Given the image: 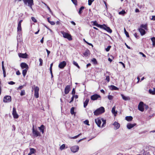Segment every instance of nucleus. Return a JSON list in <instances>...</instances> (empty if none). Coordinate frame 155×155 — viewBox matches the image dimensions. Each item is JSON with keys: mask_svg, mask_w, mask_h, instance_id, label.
<instances>
[{"mask_svg": "<svg viewBox=\"0 0 155 155\" xmlns=\"http://www.w3.org/2000/svg\"><path fill=\"white\" fill-rule=\"evenodd\" d=\"M105 112V109L103 107H101L100 108L96 110L94 112V115L98 116L99 115L104 113Z\"/></svg>", "mask_w": 155, "mask_h": 155, "instance_id": "obj_1", "label": "nucleus"}, {"mask_svg": "<svg viewBox=\"0 0 155 155\" xmlns=\"http://www.w3.org/2000/svg\"><path fill=\"white\" fill-rule=\"evenodd\" d=\"M61 33L63 35L64 38L67 39L69 41L72 40V37L70 34L63 31H61Z\"/></svg>", "mask_w": 155, "mask_h": 155, "instance_id": "obj_2", "label": "nucleus"}, {"mask_svg": "<svg viewBox=\"0 0 155 155\" xmlns=\"http://www.w3.org/2000/svg\"><path fill=\"white\" fill-rule=\"evenodd\" d=\"M24 4L28 5L32 9H33L32 6L34 4L33 0H23Z\"/></svg>", "mask_w": 155, "mask_h": 155, "instance_id": "obj_3", "label": "nucleus"}, {"mask_svg": "<svg viewBox=\"0 0 155 155\" xmlns=\"http://www.w3.org/2000/svg\"><path fill=\"white\" fill-rule=\"evenodd\" d=\"M32 133L34 136L35 137L41 136L40 133L37 130L34 128V125L32 128Z\"/></svg>", "mask_w": 155, "mask_h": 155, "instance_id": "obj_4", "label": "nucleus"}, {"mask_svg": "<svg viewBox=\"0 0 155 155\" xmlns=\"http://www.w3.org/2000/svg\"><path fill=\"white\" fill-rule=\"evenodd\" d=\"M21 28L20 30H18V29H17V39L18 42H20L22 40V32H21Z\"/></svg>", "mask_w": 155, "mask_h": 155, "instance_id": "obj_5", "label": "nucleus"}, {"mask_svg": "<svg viewBox=\"0 0 155 155\" xmlns=\"http://www.w3.org/2000/svg\"><path fill=\"white\" fill-rule=\"evenodd\" d=\"M101 28L106 30L107 32L110 33H111L112 32V30L109 27L107 26L105 24L102 25Z\"/></svg>", "mask_w": 155, "mask_h": 155, "instance_id": "obj_6", "label": "nucleus"}, {"mask_svg": "<svg viewBox=\"0 0 155 155\" xmlns=\"http://www.w3.org/2000/svg\"><path fill=\"white\" fill-rule=\"evenodd\" d=\"M138 109L140 111L143 112L144 110L143 102L140 101L138 104Z\"/></svg>", "mask_w": 155, "mask_h": 155, "instance_id": "obj_7", "label": "nucleus"}, {"mask_svg": "<svg viewBox=\"0 0 155 155\" xmlns=\"http://www.w3.org/2000/svg\"><path fill=\"white\" fill-rule=\"evenodd\" d=\"M39 88L38 86H36L34 88V95L35 97L38 98L39 97Z\"/></svg>", "mask_w": 155, "mask_h": 155, "instance_id": "obj_8", "label": "nucleus"}, {"mask_svg": "<svg viewBox=\"0 0 155 155\" xmlns=\"http://www.w3.org/2000/svg\"><path fill=\"white\" fill-rule=\"evenodd\" d=\"M11 101V97L8 95L5 96L3 98V102L5 103H8Z\"/></svg>", "mask_w": 155, "mask_h": 155, "instance_id": "obj_9", "label": "nucleus"}, {"mask_svg": "<svg viewBox=\"0 0 155 155\" xmlns=\"http://www.w3.org/2000/svg\"><path fill=\"white\" fill-rule=\"evenodd\" d=\"M99 98H101V97L100 95L97 94H94L91 97V99L92 100L95 101L99 99Z\"/></svg>", "mask_w": 155, "mask_h": 155, "instance_id": "obj_10", "label": "nucleus"}, {"mask_svg": "<svg viewBox=\"0 0 155 155\" xmlns=\"http://www.w3.org/2000/svg\"><path fill=\"white\" fill-rule=\"evenodd\" d=\"M70 149L72 152L76 153L78 151L79 149V147L77 145L71 147Z\"/></svg>", "mask_w": 155, "mask_h": 155, "instance_id": "obj_11", "label": "nucleus"}, {"mask_svg": "<svg viewBox=\"0 0 155 155\" xmlns=\"http://www.w3.org/2000/svg\"><path fill=\"white\" fill-rule=\"evenodd\" d=\"M12 115L13 116V117L15 119H17L18 118L19 116L18 114L17 113L16 111V109L15 107H13V111H12Z\"/></svg>", "mask_w": 155, "mask_h": 155, "instance_id": "obj_12", "label": "nucleus"}, {"mask_svg": "<svg viewBox=\"0 0 155 155\" xmlns=\"http://www.w3.org/2000/svg\"><path fill=\"white\" fill-rule=\"evenodd\" d=\"M66 62L65 61L61 62L58 65V67L61 69H63L66 66Z\"/></svg>", "mask_w": 155, "mask_h": 155, "instance_id": "obj_13", "label": "nucleus"}, {"mask_svg": "<svg viewBox=\"0 0 155 155\" xmlns=\"http://www.w3.org/2000/svg\"><path fill=\"white\" fill-rule=\"evenodd\" d=\"M20 66L22 69L25 68V69H28L29 67L28 65L25 63L22 62L20 64Z\"/></svg>", "mask_w": 155, "mask_h": 155, "instance_id": "obj_14", "label": "nucleus"}, {"mask_svg": "<svg viewBox=\"0 0 155 155\" xmlns=\"http://www.w3.org/2000/svg\"><path fill=\"white\" fill-rule=\"evenodd\" d=\"M18 55L20 58H27L28 56V55L26 53H19L18 54Z\"/></svg>", "mask_w": 155, "mask_h": 155, "instance_id": "obj_15", "label": "nucleus"}, {"mask_svg": "<svg viewBox=\"0 0 155 155\" xmlns=\"http://www.w3.org/2000/svg\"><path fill=\"white\" fill-rule=\"evenodd\" d=\"M70 87L69 85H67L64 89V93L65 94H68L70 91Z\"/></svg>", "mask_w": 155, "mask_h": 155, "instance_id": "obj_16", "label": "nucleus"}, {"mask_svg": "<svg viewBox=\"0 0 155 155\" xmlns=\"http://www.w3.org/2000/svg\"><path fill=\"white\" fill-rule=\"evenodd\" d=\"M91 22L93 23V25L95 26L98 28H101L102 25L98 24L96 21H92Z\"/></svg>", "mask_w": 155, "mask_h": 155, "instance_id": "obj_17", "label": "nucleus"}, {"mask_svg": "<svg viewBox=\"0 0 155 155\" xmlns=\"http://www.w3.org/2000/svg\"><path fill=\"white\" fill-rule=\"evenodd\" d=\"M136 125V124L134 123L133 124H132L131 123H128L127 124V128L128 129H130L135 126Z\"/></svg>", "mask_w": 155, "mask_h": 155, "instance_id": "obj_18", "label": "nucleus"}, {"mask_svg": "<svg viewBox=\"0 0 155 155\" xmlns=\"http://www.w3.org/2000/svg\"><path fill=\"white\" fill-rule=\"evenodd\" d=\"M95 122L97 124V126L99 127H101V121L100 119L99 118L95 119Z\"/></svg>", "mask_w": 155, "mask_h": 155, "instance_id": "obj_19", "label": "nucleus"}, {"mask_svg": "<svg viewBox=\"0 0 155 155\" xmlns=\"http://www.w3.org/2000/svg\"><path fill=\"white\" fill-rule=\"evenodd\" d=\"M114 126V129L117 130L120 127V124L118 122L115 121L113 124Z\"/></svg>", "mask_w": 155, "mask_h": 155, "instance_id": "obj_20", "label": "nucleus"}, {"mask_svg": "<svg viewBox=\"0 0 155 155\" xmlns=\"http://www.w3.org/2000/svg\"><path fill=\"white\" fill-rule=\"evenodd\" d=\"M138 30L140 32L141 35L143 36L145 34L146 32L143 29L139 28H138Z\"/></svg>", "mask_w": 155, "mask_h": 155, "instance_id": "obj_21", "label": "nucleus"}, {"mask_svg": "<svg viewBox=\"0 0 155 155\" xmlns=\"http://www.w3.org/2000/svg\"><path fill=\"white\" fill-rule=\"evenodd\" d=\"M38 128L41 133L43 134L44 133V130L45 128V126L42 124L40 127H38Z\"/></svg>", "mask_w": 155, "mask_h": 155, "instance_id": "obj_22", "label": "nucleus"}, {"mask_svg": "<svg viewBox=\"0 0 155 155\" xmlns=\"http://www.w3.org/2000/svg\"><path fill=\"white\" fill-rule=\"evenodd\" d=\"M109 88L111 90H118L119 88L117 87L114 85H111L109 86Z\"/></svg>", "mask_w": 155, "mask_h": 155, "instance_id": "obj_23", "label": "nucleus"}, {"mask_svg": "<svg viewBox=\"0 0 155 155\" xmlns=\"http://www.w3.org/2000/svg\"><path fill=\"white\" fill-rule=\"evenodd\" d=\"M116 107L115 106H114L112 108L111 112L112 114L114 115V116H116L117 114V111L115 110Z\"/></svg>", "mask_w": 155, "mask_h": 155, "instance_id": "obj_24", "label": "nucleus"}, {"mask_svg": "<svg viewBox=\"0 0 155 155\" xmlns=\"http://www.w3.org/2000/svg\"><path fill=\"white\" fill-rule=\"evenodd\" d=\"M22 21L23 20H21L18 22L17 28V29H18V30H20L21 29V23L22 22Z\"/></svg>", "mask_w": 155, "mask_h": 155, "instance_id": "obj_25", "label": "nucleus"}, {"mask_svg": "<svg viewBox=\"0 0 155 155\" xmlns=\"http://www.w3.org/2000/svg\"><path fill=\"white\" fill-rule=\"evenodd\" d=\"M90 51L88 49H87L85 52L83 53V54L84 56L87 57L90 55Z\"/></svg>", "mask_w": 155, "mask_h": 155, "instance_id": "obj_26", "label": "nucleus"}, {"mask_svg": "<svg viewBox=\"0 0 155 155\" xmlns=\"http://www.w3.org/2000/svg\"><path fill=\"white\" fill-rule=\"evenodd\" d=\"M35 150L33 148H30V152L28 154V155H31L33 153H34L35 152Z\"/></svg>", "mask_w": 155, "mask_h": 155, "instance_id": "obj_27", "label": "nucleus"}, {"mask_svg": "<svg viewBox=\"0 0 155 155\" xmlns=\"http://www.w3.org/2000/svg\"><path fill=\"white\" fill-rule=\"evenodd\" d=\"M89 101V99L88 98H87L84 102V108H86L87 106Z\"/></svg>", "mask_w": 155, "mask_h": 155, "instance_id": "obj_28", "label": "nucleus"}, {"mask_svg": "<svg viewBox=\"0 0 155 155\" xmlns=\"http://www.w3.org/2000/svg\"><path fill=\"white\" fill-rule=\"evenodd\" d=\"M121 96L122 97V99L125 101H127L130 100V98L127 96H126L123 94H121Z\"/></svg>", "mask_w": 155, "mask_h": 155, "instance_id": "obj_29", "label": "nucleus"}, {"mask_svg": "<svg viewBox=\"0 0 155 155\" xmlns=\"http://www.w3.org/2000/svg\"><path fill=\"white\" fill-rule=\"evenodd\" d=\"M140 28H142V29L144 28L145 30H147V24L144 25V24H141L140 25Z\"/></svg>", "mask_w": 155, "mask_h": 155, "instance_id": "obj_30", "label": "nucleus"}, {"mask_svg": "<svg viewBox=\"0 0 155 155\" xmlns=\"http://www.w3.org/2000/svg\"><path fill=\"white\" fill-rule=\"evenodd\" d=\"M133 117L131 116H127L125 117V120L128 121H130L133 119Z\"/></svg>", "mask_w": 155, "mask_h": 155, "instance_id": "obj_31", "label": "nucleus"}, {"mask_svg": "<svg viewBox=\"0 0 155 155\" xmlns=\"http://www.w3.org/2000/svg\"><path fill=\"white\" fill-rule=\"evenodd\" d=\"M74 109L75 107H73L71 108L70 113L72 115H74L75 114V113L74 112Z\"/></svg>", "mask_w": 155, "mask_h": 155, "instance_id": "obj_32", "label": "nucleus"}, {"mask_svg": "<svg viewBox=\"0 0 155 155\" xmlns=\"http://www.w3.org/2000/svg\"><path fill=\"white\" fill-rule=\"evenodd\" d=\"M151 40L152 42V45L153 46H155V37H153L151 38Z\"/></svg>", "mask_w": 155, "mask_h": 155, "instance_id": "obj_33", "label": "nucleus"}, {"mask_svg": "<svg viewBox=\"0 0 155 155\" xmlns=\"http://www.w3.org/2000/svg\"><path fill=\"white\" fill-rule=\"evenodd\" d=\"M28 69H25L22 70V73L24 77H25Z\"/></svg>", "mask_w": 155, "mask_h": 155, "instance_id": "obj_34", "label": "nucleus"}, {"mask_svg": "<svg viewBox=\"0 0 155 155\" xmlns=\"http://www.w3.org/2000/svg\"><path fill=\"white\" fill-rule=\"evenodd\" d=\"M84 8V6H82L79 8L78 13L79 14H81L82 12V10Z\"/></svg>", "mask_w": 155, "mask_h": 155, "instance_id": "obj_35", "label": "nucleus"}, {"mask_svg": "<svg viewBox=\"0 0 155 155\" xmlns=\"http://www.w3.org/2000/svg\"><path fill=\"white\" fill-rule=\"evenodd\" d=\"M101 120L103 122V124L102 125L101 127H104V125L106 124V120L104 119L103 118H102L101 119Z\"/></svg>", "mask_w": 155, "mask_h": 155, "instance_id": "obj_36", "label": "nucleus"}, {"mask_svg": "<svg viewBox=\"0 0 155 155\" xmlns=\"http://www.w3.org/2000/svg\"><path fill=\"white\" fill-rule=\"evenodd\" d=\"M149 93L151 94L154 95L155 94V91L152 90L151 89H150L149 90Z\"/></svg>", "mask_w": 155, "mask_h": 155, "instance_id": "obj_37", "label": "nucleus"}, {"mask_svg": "<svg viewBox=\"0 0 155 155\" xmlns=\"http://www.w3.org/2000/svg\"><path fill=\"white\" fill-rule=\"evenodd\" d=\"M91 61L94 64H97V61L95 58H93Z\"/></svg>", "mask_w": 155, "mask_h": 155, "instance_id": "obj_38", "label": "nucleus"}, {"mask_svg": "<svg viewBox=\"0 0 155 155\" xmlns=\"http://www.w3.org/2000/svg\"><path fill=\"white\" fill-rule=\"evenodd\" d=\"M126 13V12H125V10H122V11L119 12V15H124Z\"/></svg>", "mask_w": 155, "mask_h": 155, "instance_id": "obj_39", "label": "nucleus"}, {"mask_svg": "<svg viewBox=\"0 0 155 155\" xmlns=\"http://www.w3.org/2000/svg\"><path fill=\"white\" fill-rule=\"evenodd\" d=\"M73 64L75 66H76L78 68H80V66H79L78 64V63L76 62V61H74L73 62Z\"/></svg>", "mask_w": 155, "mask_h": 155, "instance_id": "obj_40", "label": "nucleus"}, {"mask_svg": "<svg viewBox=\"0 0 155 155\" xmlns=\"http://www.w3.org/2000/svg\"><path fill=\"white\" fill-rule=\"evenodd\" d=\"M82 135V134L81 133H80V134H78L77 135H76V136H74V137H71V139H76L77 138H78L79 136L80 135Z\"/></svg>", "mask_w": 155, "mask_h": 155, "instance_id": "obj_41", "label": "nucleus"}, {"mask_svg": "<svg viewBox=\"0 0 155 155\" xmlns=\"http://www.w3.org/2000/svg\"><path fill=\"white\" fill-rule=\"evenodd\" d=\"M65 147V144H62L60 147V149L61 150H64Z\"/></svg>", "mask_w": 155, "mask_h": 155, "instance_id": "obj_42", "label": "nucleus"}, {"mask_svg": "<svg viewBox=\"0 0 155 155\" xmlns=\"http://www.w3.org/2000/svg\"><path fill=\"white\" fill-rule=\"evenodd\" d=\"M25 94V92L24 90L21 91L20 93V95L21 96H23Z\"/></svg>", "mask_w": 155, "mask_h": 155, "instance_id": "obj_43", "label": "nucleus"}, {"mask_svg": "<svg viewBox=\"0 0 155 155\" xmlns=\"http://www.w3.org/2000/svg\"><path fill=\"white\" fill-rule=\"evenodd\" d=\"M39 61L40 62L39 65L42 66L43 64V60L41 58H40L39 59Z\"/></svg>", "mask_w": 155, "mask_h": 155, "instance_id": "obj_44", "label": "nucleus"}, {"mask_svg": "<svg viewBox=\"0 0 155 155\" xmlns=\"http://www.w3.org/2000/svg\"><path fill=\"white\" fill-rule=\"evenodd\" d=\"M111 46L110 45L108 46L107 48H105V50L107 52H108L109 51Z\"/></svg>", "mask_w": 155, "mask_h": 155, "instance_id": "obj_45", "label": "nucleus"}, {"mask_svg": "<svg viewBox=\"0 0 155 155\" xmlns=\"http://www.w3.org/2000/svg\"><path fill=\"white\" fill-rule=\"evenodd\" d=\"M84 124L87 125L88 126H89L90 124H89V121L88 120H86L84 121Z\"/></svg>", "mask_w": 155, "mask_h": 155, "instance_id": "obj_46", "label": "nucleus"}, {"mask_svg": "<svg viewBox=\"0 0 155 155\" xmlns=\"http://www.w3.org/2000/svg\"><path fill=\"white\" fill-rule=\"evenodd\" d=\"M94 0H88V5H91L94 1Z\"/></svg>", "mask_w": 155, "mask_h": 155, "instance_id": "obj_47", "label": "nucleus"}, {"mask_svg": "<svg viewBox=\"0 0 155 155\" xmlns=\"http://www.w3.org/2000/svg\"><path fill=\"white\" fill-rule=\"evenodd\" d=\"M107 97L109 100H111L113 99V97L112 96L109 95Z\"/></svg>", "mask_w": 155, "mask_h": 155, "instance_id": "obj_48", "label": "nucleus"}, {"mask_svg": "<svg viewBox=\"0 0 155 155\" xmlns=\"http://www.w3.org/2000/svg\"><path fill=\"white\" fill-rule=\"evenodd\" d=\"M32 20L34 22H36L37 21L36 19L33 17H32L31 18Z\"/></svg>", "mask_w": 155, "mask_h": 155, "instance_id": "obj_49", "label": "nucleus"}, {"mask_svg": "<svg viewBox=\"0 0 155 155\" xmlns=\"http://www.w3.org/2000/svg\"><path fill=\"white\" fill-rule=\"evenodd\" d=\"M73 3L75 5H76L77 4V1L76 0H71Z\"/></svg>", "mask_w": 155, "mask_h": 155, "instance_id": "obj_50", "label": "nucleus"}, {"mask_svg": "<svg viewBox=\"0 0 155 155\" xmlns=\"http://www.w3.org/2000/svg\"><path fill=\"white\" fill-rule=\"evenodd\" d=\"M148 108V106L144 103V108H145L147 110Z\"/></svg>", "mask_w": 155, "mask_h": 155, "instance_id": "obj_51", "label": "nucleus"}, {"mask_svg": "<svg viewBox=\"0 0 155 155\" xmlns=\"http://www.w3.org/2000/svg\"><path fill=\"white\" fill-rule=\"evenodd\" d=\"M134 35L137 39H138L139 38V36L138 35H137V33H135L134 34Z\"/></svg>", "mask_w": 155, "mask_h": 155, "instance_id": "obj_52", "label": "nucleus"}, {"mask_svg": "<svg viewBox=\"0 0 155 155\" xmlns=\"http://www.w3.org/2000/svg\"><path fill=\"white\" fill-rule=\"evenodd\" d=\"M75 93V89L74 88H73L72 89V92H71V94L73 95Z\"/></svg>", "mask_w": 155, "mask_h": 155, "instance_id": "obj_53", "label": "nucleus"}, {"mask_svg": "<svg viewBox=\"0 0 155 155\" xmlns=\"http://www.w3.org/2000/svg\"><path fill=\"white\" fill-rule=\"evenodd\" d=\"M15 84V83L13 81H10L8 82V84L10 85H13Z\"/></svg>", "mask_w": 155, "mask_h": 155, "instance_id": "obj_54", "label": "nucleus"}, {"mask_svg": "<svg viewBox=\"0 0 155 155\" xmlns=\"http://www.w3.org/2000/svg\"><path fill=\"white\" fill-rule=\"evenodd\" d=\"M106 80L108 82H109L110 81V77L109 76H106Z\"/></svg>", "mask_w": 155, "mask_h": 155, "instance_id": "obj_55", "label": "nucleus"}, {"mask_svg": "<svg viewBox=\"0 0 155 155\" xmlns=\"http://www.w3.org/2000/svg\"><path fill=\"white\" fill-rule=\"evenodd\" d=\"M119 63L120 64H121V65H122L123 67L124 68H125V65L124 64L122 61H120L119 62Z\"/></svg>", "mask_w": 155, "mask_h": 155, "instance_id": "obj_56", "label": "nucleus"}, {"mask_svg": "<svg viewBox=\"0 0 155 155\" xmlns=\"http://www.w3.org/2000/svg\"><path fill=\"white\" fill-rule=\"evenodd\" d=\"M24 86V85H21V86H19L18 87V89H21L23 88V87Z\"/></svg>", "mask_w": 155, "mask_h": 155, "instance_id": "obj_57", "label": "nucleus"}, {"mask_svg": "<svg viewBox=\"0 0 155 155\" xmlns=\"http://www.w3.org/2000/svg\"><path fill=\"white\" fill-rule=\"evenodd\" d=\"M140 54H141L143 57H146V56L142 52H140Z\"/></svg>", "mask_w": 155, "mask_h": 155, "instance_id": "obj_58", "label": "nucleus"}, {"mask_svg": "<svg viewBox=\"0 0 155 155\" xmlns=\"http://www.w3.org/2000/svg\"><path fill=\"white\" fill-rule=\"evenodd\" d=\"M74 96H72V97L71 98V101L70 102H69V103H71V102H72L74 101Z\"/></svg>", "mask_w": 155, "mask_h": 155, "instance_id": "obj_59", "label": "nucleus"}, {"mask_svg": "<svg viewBox=\"0 0 155 155\" xmlns=\"http://www.w3.org/2000/svg\"><path fill=\"white\" fill-rule=\"evenodd\" d=\"M51 25H54L55 24V22L53 21H51L49 23Z\"/></svg>", "mask_w": 155, "mask_h": 155, "instance_id": "obj_60", "label": "nucleus"}, {"mask_svg": "<svg viewBox=\"0 0 155 155\" xmlns=\"http://www.w3.org/2000/svg\"><path fill=\"white\" fill-rule=\"evenodd\" d=\"M12 130H14L15 131V126L14 125H12Z\"/></svg>", "mask_w": 155, "mask_h": 155, "instance_id": "obj_61", "label": "nucleus"}, {"mask_svg": "<svg viewBox=\"0 0 155 155\" xmlns=\"http://www.w3.org/2000/svg\"><path fill=\"white\" fill-rule=\"evenodd\" d=\"M125 34L127 37L129 38L130 37V36H129V33L128 32H126Z\"/></svg>", "mask_w": 155, "mask_h": 155, "instance_id": "obj_62", "label": "nucleus"}, {"mask_svg": "<svg viewBox=\"0 0 155 155\" xmlns=\"http://www.w3.org/2000/svg\"><path fill=\"white\" fill-rule=\"evenodd\" d=\"M16 74L18 75H19L21 74V73H20L19 71H18L16 72Z\"/></svg>", "mask_w": 155, "mask_h": 155, "instance_id": "obj_63", "label": "nucleus"}, {"mask_svg": "<svg viewBox=\"0 0 155 155\" xmlns=\"http://www.w3.org/2000/svg\"><path fill=\"white\" fill-rule=\"evenodd\" d=\"M151 20L155 21V16L153 15L152 16V18H151Z\"/></svg>", "mask_w": 155, "mask_h": 155, "instance_id": "obj_64", "label": "nucleus"}]
</instances>
